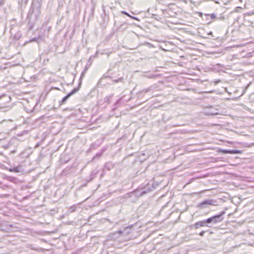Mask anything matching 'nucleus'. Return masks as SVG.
<instances>
[{
	"label": "nucleus",
	"mask_w": 254,
	"mask_h": 254,
	"mask_svg": "<svg viewBox=\"0 0 254 254\" xmlns=\"http://www.w3.org/2000/svg\"><path fill=\"white\" fill-rule=\"evenodd\" d=\"M218 152L221 153L222 154H240L242 153L241 150H227V149H219Z\"/></svg>",
	"instance_id": "nucleus-5"
},
{
	"label": "nucleus",
	"mask_w": 254,
	"mask_h": 254,
	"mask_svg": "<svg viewBox=\"0 0 254 254\" xmlns=\"http://www.w3.org/2000/svg\"><path fill=\"white\" fill-rule=\"evenodd\" d=\"M199 15H200V16H202V13L201 12H200L199 13Z\"/></svg>",
	"instance_id": "nucleus-23"
},
{
	"label": "nucleus",
	"mask_w": 254,
	"mask_h": 254,
	"mask_svg": "<svg viewBox=\"0 0 254 254\" xmlns=\"http://www.w3.org/2000/svg\"><path fill=\"white\" fill-rule=\"evenodd\" d=\"M71 210V212H73L74 211V209H72V208H70Z\"/></svg>",
	"instance_id": "nucleus-21"
},
{
	"label": "nucleus",
	"mask_w": 254,
	"mask_h": 254,
	"mask_svg": "<svg viewBox=\"0 0 254 254\" xmlns=\"http://www.w3.org/2000/svg\"><path fill=\"white\" fill-rule=\"evenodd\" d=\"M80 86L81 83L79 84L78 87L73 89L69 93H68L66 96L63 98L61 101L60 102V105L64 104L71 96L73 95V94L77 92L79 90Z\"/></svg>",
	"instance_id": "nucleus-3"
},
{
	"label": "nucleus",
	"mask_w": 254,
	"mask_h": 254,
	"mask_svg": "<svg viewBox=\"0 0 254 254\" xmlns=\"http://www.w3.org/2000/svg\"><path fill=\"white\" fill-rule=\"evenodd\" d=\"M124 80V79L123 77H121V78H119L118 79L114 80L113 82L114 83H117V82H122Z\"/></svg>",
	"instance_id": "nucleus-14"
},
{
	"label": "nucleus",
	"mask_w": 254,
	"mask_h": 254,
	"mask_svg": "<svg viewBox=\"0 0 254 254\" xmlns=\"http://www.w3.org/2000/svg\"><path fill=\"white\" fill-rule=\"evenodd\" d=\"M217 205H218V204L216 200L213 199H207L204 200L199 203L197 205V207L201 209H204L205 208H209L210 206Z\"/></svg>",
	"instance_id": "nucleus-2"
},
{
	"label": "nucleus",
	"mask_w": 254,
	"mask_h": 254,
	"mask_svg": "<svg viewBox=\"0 0 254 254\" xmlns=\"http://www.w3.org/2000/svg\"><path fill=\"white\" fill-rule=\"evenodd\" d=\"M29 42H38V38H32V39H30Z\"/></svg>",
	"instance_id": "nucleus-15"
},
{
	"label": "nucleus",
	"mask_w": 254,
	"mask_h": 254,
	"mask_svg": "<svg viewBox=\"0 0 254 254\" xmlns=\"http://www.w3.org/2000/svg\"><path fill=\"white\" fill-rule=\"evenodd\" d=\"M41 7V4L39 1L32 2L27 17L30 24L33 25L39 19Z\"/></svg>",
	"instance_id": "nucleus-1"
},
{
	"label": "nucleus",
	"mask_w": 254,
	"mask_h": 254,
	"mask_svg": "<svg viewBox=\"0 0 254 254\" xmlns=\"http://www.w3.org/2000/svg\"><path fill=\"white\" fill-rule=\"evenodd\" d=\"M21 167L16 166L13 168H8L7 170L11 172L18 173L21 172Z\"/></svg>",
	"instance_id": "nucleus-8"
},
{
	"label": "nucleus",
	"mask_w": 254,
	"mask_h": 254,
	"mask_svg": "<svg viewBox=\"0 0 254 254\" xmlns=\"http://www.w3.org/2000/svg\"><path fill=\"white\" fill-rule=\"evenodd\" d=\"M134 194V191H131L127 194L128 196L127 197H130Z\"/></svg>",
	"instance_id": "nucleus-19"
},
{
	"label": "nucleus",
	"mask_w": 254,
	"mask_h": 254,
	"mask_svg": "<svg viewBox=\"0 0 254 254\" xmlns=\"http://www.w3.org/2000/svg\"><path fill=\"white\" fill-rule=\"evenodd\" d=\"M27 1H28V0H25V3H26V2H27Z\"/></svg>",
	"instance_id": "nucleus-25"
},
{
	"label": "nucleus",
	"mask_w": 254,
	"mask_h": 254,
	"mask_svg": "<svg viewBox=\"0 0 254 254\" xmlns=\"http://www.w3.org/2000/svg\"><path fill=\"white\" fill-rule=\"evenodd\" d=\"M107 77H109V78H111L110 76H107V75H103L102 77L101 78L102 79V78H107Z\"/></svg>",
	"instance_id": "nucleus-20"
},
{
	"label": "nucleus",
	"mask_w": 254,
	"mask_h": 254,
	"mask_svg": "<svg viewBox=\"0 0 254 254\" xmlns=\"http://www.w3.org/2000/svg\"><path fill=\"white\" fill-rule=\"evenodd\" d=\"M129 17H130L132 19H135L136 20H137V21H139V19L138 18L136 17H135V16H132L130 15V16H129Z\"/></svg>",
	"instance_id": "nucleus-17"
},
{
	"label": "nucleus",
	"mask_w": 254,
	"mask_h": 254,
	"mask_svg": "<svg viewBox=\"0 0 254 254\" xmlns=\"http://www.w3.org/2000/svg\"><path fill=\"white\" fill-rule=\"evenodd\" d=\"M205 15L206 16H210L211 18L212 19H215L216 18V14H215V13H212L211 14H206Z\"/></svg>",
	"instance_id": "nucleus-13"
},
{
	"label": "nucleus",
	"mask_w": 254,
	"mask_h": 254,
	"mask_svg": "<svg viewBox=\"0 0 254 254\" xmlns=\"http://www.w3.org/2000/svg\"><path fill=\"white\" fill-rule=\"evenodd\" d=\"M204 226H207L208 227H211V226H210L209 225H208L207 224V222H206V219L202 220V221H200L195 223L194 224H193L191 226V227L192 228H194L195 229H197L199 228V227H204Z\"/></svg>",
	"instance_id": "nucleus-4"
},
{
	"label": "nucleus",
	"mask_w": 254,
	"mask_h": 254,
	"mask_svg": "<svg viewBox=\"0 0 254 254\" xmlns=\"http://www.w3.org/2000/svg\"><path fill=\"white\" fill-rule=\"evenodd\" d=\"M225 213V211H223L219 214L214 215V218H215L216 223L221 222L224 219L223 215Z\"/></svg>",
	"instance_id": "nucleus-6"
},
{
	"label": "nucleus",
	"mask_w": 254,
	"mask_h": 254,
	"mask_svg": "<svg viewBox=\"0 0 254 254\" xmlns=\"http://www.w3.org/2000/svg\"><path fill=\"white\" fill-rule=\"evenodd\" d=\"M141 190L145 191L144 195L151 190V189L148 185L143 188H141Z\"/></svg>",
	"instance_id": "nucleus-10"
},
{
	"label": "nucleus",
	"mask_w": 254,
	"mask_h": 254,
	"mask_svg": "<svg viewBox=\"0 0 254 254\" xmlns=\"http://www.w3.org/2000/svg\"><path fill=\"white\" fill-rule=\"evenodd\" d=\"M9 226L10 227H13V225H12V224H10V225H9Z\"/></svg>",
	"instance_id": "nucleus-24"
},
{
	"label": "nucleus",
	"mask_w": 254,
	"mask_h": 254,
	"mask_svg": "<svg viewBox=\"0 0 254 254\" xmlns=\"http://www.w3.org/2000/svg\"><path fill=\"white\" fill-rule=\"evenodd\" d=\"M208 34L209 35H212V32H210L209 33H208Z\"/></svg>",
	"instance_id": "nucleus-22"
},
{
	"label": "nucleus",
	"mask_w": 254,
	"mask_h": 254,
	"mask_svg": "<svg viewBox=\"0 0 254 254\" xmlns=\"http://www.w3.org/2000/svg\"><path fill=\"white\" fill-rule=\"evenodd\" d=\"M239 1L242 2L243 0H239Z\"/></svg>",
	"instance_id": "nucleus-26"
},
{
	"label": "nucleus",
	"mask_w": 254,
	"mask_h": 254,
	"mask_svg": "<svg viewBox=\"0 0 254 254\" xmlns=\"http://www.w3.org/2000/svg\"><path fill=\"white\" fill-rule=\"evenodd\" d=\"M215 220V219L214 218V216H213L206 219V222L208 225H209L210 223L216 224V223Z\"/></svg>",
	"instance_id": "nucleus-9"
},
{
	"label": "nucleus",
	"mask_w": 254,
	"mask_h": 254,
	"mask_svg": "<svg viewBox=\"0 0 254 254\" xmlns=\"http://www.w3.org/2000/svg\"><path fill=\"white\" fill-rule=\"evenodd\" d=\"M205 233V231H201V232L199 233V235L201 236V237H203Z\"/></svg>",
	"instance_id": "nucleus-18"
},
{
	"label": "nucleus",
	"mask_w": 254,
	"mask_h": 254,
	"mask_svg": "<svg viewBox=\"0 0 254 254\" xmlns=\"http://www.w3.org/2000/svg\"><path fill=\"white\" fill-rule=\"evenodd\" d=\"M121 12L126 15H127V16L129 17L130 16V15L127 12V11H122Z\"/></svg>",
	"instance_id": "nucleus-16"
},
{
	"label": "nucleus",
	"mask_w": 254,
	"mask_h": 254,
	"mask_svg": "<svg viewBox=\"0 0 254 254\" xmlns=\"http://www.w3.org/2000/svg\"><path fill=\"white\" fill-rule=\"evenodd\" d=\"M210 109L214 110V111L212 110V111H210V112H208L207 113L208 114H209L211 115H215L218 114V113L217 112H215V111H216V109H215L214 108H213L212 107H211Z\"/></svg>",
	"instance_id": "nucleus-11"
},
{
	"label": "nucleus",
	"mask_w": 254,
	"mask_h": 254,
	"mask_svg": "<svg viewBox=\"0 0 254 254\" xmlns=\"http://www.w3.org/2000/svg\"><path fill=\"white\" fill-rule=\"evenodd\" d=\"M144 192L145 191L141 190V188H138L137 189L134 190V194H135L137 197L143 196L144 195Z\"/></svg>",
	"instance_id": "nucleus-7"
},
{
	"label": "nucleus",
	"mask_w": 254,
	"mask_h": 254,
	"mask_svg": "<svg viewBox=\"0 0 254 254\" xmlns=\"http://www.w3.org/2000/svg\"><path fill=\"white\" fill-rule=\"evenodd\" d=\"M146 77L149 78H156L159 76L158 74H151V75H146L145 76Z\"/></svg>",
	"instance_id": "nucleus-12"
}]
</instances>
